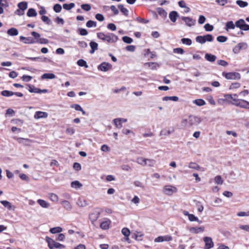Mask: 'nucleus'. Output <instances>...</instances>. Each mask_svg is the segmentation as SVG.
<instances>
[{
    "label": "nucleus",
    "mask_w": 249,
    "mask_h": 249,
    "mask_svg": "<svg viewBox=\"0 0 249 249\" xmlns=\"http://www.w3.org/2000/svg\"><path fill=\"white\" fill-rule=\"evenodd\" d=\"M236 3L241 8H244L248 5V3L247 1L241 0H236Z\"/></svg>",
    "instance_id": "nucleus-40"
},
{
    "label": "nucleus",
    "mask_w": 249,
    "mask_h": 249,
    "mask_svg": "<svg viewBox=\"0 0 249 249\" xmlns=\"http://www.w3.org/2000/svg\"><path fill=\"white\" fill-rule=\"evenodd\" d=\"M48 114L47 112L38 111L35 113L34 118L36 119H38L40 118H46Z\"/></svg>",
    "instance_id": "nucleus-17"
},
{
    "label": "nucleus",
    "mask_w": 249,
    "mask_h": 249,
    "mask_svg": "<svg viewBox=\"0 0 249 249\" xmlns=\"http://www.w3.org/2000/svg\"><path fill=\"white\" fill-rule=\"evenodd\" d=\"M173 52L176 53L183 54L184 51L183 49L181 48H177L173 49Z\"/></svg>",
    "instance_id": "nucleus-64"
},
{
    "label": "nucleus",
    "mask_w": 249,
    "mask_h": 249,
    "mask_svg": "<svg viewBox=\"0 0 249 249\" xmlns=\"http://www.w3.org/2000/svg\"><path fill=\"white\" fill-rule=\"evenodd\" d=\"M181 19L185 23L186 25L189 27L194 25L196 22V20L188 17H182Z\"/></svg>",
    "instance_id": "nucleus-9"
},
{
    "label": "nucleus",
    "mask_w": 249,
    "mask_h": 249,
    "mask_svg": "<svg viewBox=\"0 0 249 249\" xmlns=\"http://www.w3.org/2000/svg\"><path fill=\"white\" fill-rule=\"evenodd\" d=\"M172 240V237L171 235H167L165 236H160L156 238L154 240L155 242H162L163 241H170Z\"/></svg>",
    "instance_id": "nucleus-10"
},
{
    "label": "nucleus",
    "mask_w": 249,
    "mask_h": 249,
    "mask_svg": "<svg viewBox=\"0 0 249 249\" xmlns=\"http://www.w3.org/2000/svg\"><path fill=\"white\" fill-rule=\"evenodd\" d=\"M63 229L60 227H56L54 228H51L50 230V232L53 234H55L57 233H60L62 231Z\"/></svg>",
    "instance_id": "nucleus-31"
},
{
    "label": "nucleus",
    "mask_w": 249,
    "mask_h": 249,
    "mask_svg": "<svg viewBox=\"0 0 249 249\" xmlns=\"http://www.w3.org/2000/svg\"><path fill=\"white\" fill-rule=\"evenodd\" d=\"M81 8L86 11H89L91 9V6L89 4H83L81 5Z\"/></svg>",
    "instance_id": "nucleus-60"
},
{
    "label": "nucleus",
    "mask_w": 249,
    "mask_h": 249,
    "mask_svg": "<svg viewBox=\"0 0 249 249\" xmlns=\"http://www.w3.org/2000/svg\"><path fill=\"white\" fill-rule=\"evenodd\" d=\"M89 46L91 48V50L89 51L90 54L93 53L95 51L98 49V44L96 42L91 41L89 43Z\"/></svg>",
    "instance_id": "nucleus-19"
},
{
    "label": "nucleus",
    "mask_w": 249,
    "mask_h": 249,
    "mask_svg": "<svg viewBox=\"0 0 249 249\" xmlns=\"http://www.w3.org/2000/svg\"><path fill=\"white\" fill-rule=\"evenodd\" d=\"M107 28L108 29L114 31L116 30V26L114 23H109L107 25Z\"/></svg>",
    "instance_id": "nucleus-63"
},
{
    "label": "nucleus",
    "mask_w": 249,
    "mask_h": 249,
    "mask_svg": "<svg viewBox=\"0 0 249 249\" xmlns=\"http://www.w3.org/2000/svg\"><path fill=\"white\" fill-rule=\"evenodd\" d=\"M203 241L205 242L204 249H210L213 247L214 244L211 237H204Z\"/></svg>",
    "instance_id": "nucleus-6"
},
{
    "label": "nucleus",
    "mask_w": 249,
    "mask_h": 249,
    "mask_svg": "<svg viewBox=\"0 0 249 249\" xmlns=\"http://www.w3.org/2000/svg\"><path fill=\"white\" fill-rule=\"evenodd\" d=\"M146 159L142 157H139L137 159L136 162L140 165L145 166L146 165Z\"/></svg>",
    "instance_id": "nucleus-42"
},
{
    "label": "nucleus",
    "mask_w": 249,
    "mask_h": 249,
    "mask_svg": "<svg viewBox=\"0 0 249 249\" xmlns=\"http://www.w3.org/2000/svg\"><path fill=\"white\" fill-rule=\"evenodd\" d=\"M205 58L208 61L213 62L215 61L216 56L215 55L211 53H206L205 55Z\"/></svg>",
    "instance_id": "nucleus-21"
},
{
    "label": "nucleus",
    "mask_w": 249,
    "mask_h": 249,
    "mask_svg": "<svg viewBox=\"0 0 249 249\" xmlns=\"http://www.w3.org/2000/svg\"><path fill=\"white\" fill-rule=\"evenodd\" d=\"M110 221H105L101 223L100 228L103 230H107L109 229Z\"/></svg>",
    "instance_id": "nucleus-34"
},
{
    "label": "nucleus",
    "mask_w": 249,
    "mask_h": 249,
    "mask_svg": "<svg viewBox=\"0 0 249 249\" xmlns=\"http://www.w3.org/2000/svg\"><path fill=\"white\" fill-rule=\"evenodd\" d=\"M33 77L31 76L27 75H23L21 77V79L26 82H28L30 81L32 79Z\"/></svg>",
    "instance_id": "nucleus-57"
},
{
    "label": "nucleus",
    "mask_w": 249,
    "mask_h": 249,
    "mask_svg": "<svg viewBox=\"0 0 249 249\" xmlns=\"http://www.w3.org/2000/svg\"><path fill=\"white\" fill-rule=\"evenodd\" d=\"M118 7L124 15L125 16H126V17L128 16L129 11L126 8H125L124 7L123 5L119 4L118 5Z\"/></svg>",
    "instance_id": "nucleus-29"
},
{
    "label": "nucleus",
    "mask_w": 249,
    "mask_h": 249,
    "mask_svg": "<svg viewBox=\"0 0 249 249\" xmlns=\"http://www.w3.org/2000/svg\"><path fill=\"white\" fill-rule=\"evenodd\" d=\"M37 13L34 8H29L27 12V16L29 17H36Z\"/></svg>",
    "instance_id": "nucleus-27"
},
{
    "label": "nucleus",
    "mask_w": 249,
    "mask_h": 249,
    "mask_svg": "<svg viewBox=\"0 0 249 249\" xmlns=\"http://www.w3.org/2000/svg\"><path fill=\"white\" fill-rule=\"evenodd\" d=\"M235 27V23L234 24L232 21H229L226 22L225 29L228 31L230 29H234Z\"/></svg>",
    "instance_id": "nucleus-24"
},
{
    "label": "nucleus",
    "mask_w": 249,
    "mask_h": 249,
    "mask_svg": "<svg viewBox=\"0 0 249 249\" xmlns=\"http://www.w3.org/2000/svg\"><path fill=\"white\" fill-rule=\"evenodd\" d=\"M188 167L190 168L194 169L196 170H199L200 168V167L198 164L195 162H191L189 163Z\"/></svg>",
    "instance_id": "nucleus-45"
},
{
    "label": "nucleus",
    "mask_w": 249,
    "mask_h": 249,
    "mask_svg": "<svg viewBox=\"0 0 249 249\" xmlns=\"http://www.w3.org/2000/svg\"><path fill=\"white\" fill-rule=\"evenodd\" d=\"M71 186L72 188L78 189L82 186V184L79 181L75 180L71 182Z\"/></svg>",
    "instance_id": "nucleus-32"
},
{
    "label": "nucleus",
    "mask_w": 249,
    "mask_h": 249,
    "mask_svg": "<svg viewBox=\"0 0 249 249\" xmlns=\"http://www.w3.org/2000/svg\"><path fill=\"white\" fill-rule=\"evenodd\" d=\"M181 42L182 44H185V45H188V46L191 45L192 43V40L188 38H182L181 39Z\"/></svg>",
    "instance_id": "nucleus-46"
},
{
    "label": "nucleus",
    "mask_w": 249,
    "mask_h": 249,
    "mask_svg": "<svg viewBox=\"0 0 249 249\" xmlns=\"http://www.w3.org/2000/svg\"><path fill=\"white\" fill-rule=\"evenodd\" d=\"M112 67V65L106 62H102L98 66V69L102 71H107Z\"/></svg>",
    "instance_id": "nucleus-7"
},
{
    "label": "nucleus",
    "mask_w": 249,
    "mask_h": 249,
    "mask_svg": "<svg viewBox=\"0 0 249 249\" xmlns=\"http://www.w3.org/2000/svg\"><path fill=\"white\" fill-rule=\"evenodd\" d=\"M48 246L50 249H63L65 248L64 245L56 242L53 239L46 236L45 238Z\"/></svg>",
    "instance_id": "nucleus-2"
},
{
    "label": "nucleus",
    "mask_w": 249,
    "mask_h": 249,
    "mask_svg": "<svg viewBox=\"0 0 249 249\" xmlns=\"http://www.w3.org/2000/svg\"><path fill=\"white\" fill-rule=\"evenodd\" d=\"M78 33L81 36H86L88 34L87 30L84 28H79Z\"/></svg>",
    "instance_id": "nucleus-61"
},
{
    "label": "nucleus",
    "mask_w": 249,
    "mask_h": 249,
    "mask_svg": "<svg viewBox=\"0 0 249 249\" xmlns=\"http://www.w3.org/2000/svg\"><path fill=\"white\" fill-rule=\"evenodd\" d=\"M174 190H176V188L171 186H165L164 188V193L168 196H171L173 194Z\"/></svg>",
    "instance_id": "nucleus-16"
},
{
    "label": "nucleus",
    "mask_w": 249,
    "mask_h": 249,
    "mask_svg": "<svg viewBox=\"0 0 249 249\" xmlns=\"http://www.w3.org/2000/svg\"><path fill=\"white\" fill-rule=\"evenodd\" d=\"M216 39L217 41L223 43L226 42L228 38L223 36H219L217 37Z\"/></svg>",
    "instance_id": "nucleus-55"
},
{
    "label": "nucleus",
    "mask_w": 249,
    "mask_h": 249,
    "mask_svg": "<svg viewBox=\"0 0 249 249\" xmlns=\"http://www.w3.org/2000/svg\"><path fill=\"white\" fill-rule=\"evenodd\" d=\"M204 28L205 30L207 32H211L213 29V26L209 23L206 24L204 25Z\"/></svg>",
    "instance_id": "nucleus-56"
},
{
    "label": "nucleus",
    "mask_w": 249,
    "mask_h": 249,
    "mask_svg": "<svg viewBox=\"0 0 249 249\" xmlns=\"http://www.w3.org/2000/svg\"><path fill=\"white\" fill-rule=\"evenodd\" d=\"M97 26V22L96 21L89 20L86 23V26L88 28L95 27Z\"/></svg>",
    "instance_id": "nucleus-44"
},
{
    "label": "nucleus",
    "mask_w": 249,
    "mask_h": 249,
    "mask_svg": "<svg viewBox=\"0 0 249 249\" xmlns=\"http://www.w3.org/2000/svg\"><path fill=\"white\" fill-rule=\"evenodd\" d=\"M193 103L199 107L204 106L206 104L205 101L202 99H196L193 101Z\"/></svg>",
    "instance_id": "nucleus-33"
},
{
    "label": "nucleus",
    "mask_w": 249,
    "mask_h": 249,
    "mask_svg": "<svg viewBox=\"0 0 249 249\" xmlns=\"http://www.w3.org/2000/svg\"><path fill=\"white\" fill-rule=\"evenodd\" d=\"M97 37L109 44L115 43L119 39L118 36L112 33L105 34L103 32H99L97 33Z\"/></svg>",
    "instance_id": "nucleus-1"
},
{
    "label": "nucleus",
    "mask_w": 249,
    "mask_h": 249,
    "mask_svg": "<svg viewBox=\"0 0 249 249\" xmlns=\"http://www.w3.org/2000/svg\"><path fill=\"white\" fill-rule=\"evenodd\" d=\"M158 14L162 18H165L167 16V12L162 8L158 7L157 9Z\"/></svg>",
    "instance_id": "nucleus-30"
},
{
    "label": "nucleus",
    "mask_w": 249,
    "mask_h": 249,
    "mask_svg": "<svg viewBox=\"0 0 249 249\" xmlns=\"http://www.w3.org/2000/svg\"><path fill=\"white\" fill-rule=\"evenodd\" d=\"M123 41L127 44H130L133 42V39L128 36H124L122 37Z\"/></svg>",
    "instance_id": "nucleus-51"
},
{
    "label": "nucleus",
    "mask_w": 249,
    "mask_h": 249,
    "mask_svg": "<svg viewBox=\"0 0 249 249\" xmlns=\"http://www.w3.org/2000/svg\"><path fill=\"white\" fill-rule=\"evenodd\" d=\"M63 207L67 211H71L72 207L70 203L67 200H63L61 202Z\"/></svg>",
    "instance_id": "nucleus-23"
},
{
    "label": "nucleus",
    "mask_w": 249,
    "mask_h": 249,
    "mask_svg": "<svg viewBox=\"0 0 249 249\" xmlns=\"http://www.w3.org/2000/svg\"><path fill=\"white\" fill-rule=\"evenodd\" d=\"M26 85L29 87L28 90L30 92L38 93V88H36L34 86L31 85L30 84H27Z\"/></svg>",
    "instance_id": "nucleus-35"
},
{
    "label": "nucleus",
    "mask_w": 249,
    "mask_h": 249,
    "mask_svg": "<svg viewBox=\"0 0 249 249\" xmlns=\"http://www.w3.org/2000/svg\"><path fill=\"white\" fill-rule=\"evenodd\" d=\"M214 182L215 183L217 184H222L223 182V180L222 179L221 177L219 175L216 176L214 178Z\"/></svg>",
    "instance_id": "nucleus-52"
},
{
    "label": "nucleus",
    "mask_w": 249,
    "mask_h": 249,
    "mask_svg": "<svg viewBox=\"0 0 249 249\" xmlns=\"http://www.w3.org/2000/svg\"><path fill=\"white\" fill-rule=\"evenodd\" d=\"M71 107L72 108H74L77 111H83V108L82 107L78 104H72L71 106Z\"/></svg>",
    "instance_id": "nucleus-59"
},
{
    "label": "nucleus",
    "mask_w": 249,
    "mask_h": 249,
    "mask_svg": "<svg viewBox=\"0 0 249 249\" xmlns=\"http://www.w3.org/2000/svg\"><path fill=\"white\" fill-rule=\"evenodd\" d=\"M36 42L39 43L40 44H47L48 43V40L44 38H39L38 40H36Z\"/></svg>",
    "instance_id": "nucleus-62"
},
{
    "label": "nucleus",
    "mask_w": 249,
    "mask_h": 249,
    "mask_svg": "<svg viewBox=\"0 0 249 249\" xmlns=\"http://www.w3.org/2000/svg\"><path fill=\"white\" fill-rule=\"evenodd\" d=\"M205 228L203 226L201 227H191L189 231L190 232L195 234H197L198 233L203 232L204 231Z\"/></svg>",
    "instance_id": "nucleus-12"
},
{
    "label": "nucleus",
    "mask_w": 249,
    "mask_h": 249,
    "mask_svg": "<svg viewBox=\"0 0 249 249\" xmlns=\"http://www.w3.org/2000/svg\"><path fill=\"white\" fill-rule=\"evenodd\" d=\"M188 219L190 221H197L199 224H201L202 222L201 220H199L198 218L193 214H189Z\"/></svg>",
    "instance_id": "nucleus-37"
},
{
    "label": "nucleus",
    "mask_w": 249,
    "mask_h": 249,
    "mask_svg": "<svg viewBox=\"0 0 249 249\" xmlns=\"http://www.w3.org/2000/svg\"><path fill=\"white\" fill-rule=\"evenodd\" d=\"M122 233L124 236V240L128 241L129 240L130 230L127 228H124L122 230Z\"/></svg>",
    "instance_id": "nucleus-20"
},
{
    "label": "nucleus",
    "mask_w": 249,
    "mask_h": 249,
    "mask_svg": "<svg viewBox=\"0 0 249 249\" xmlns=\"http://www.w3.org/2000/svg\"><path fill=\"white\" fill-rule=\"evenodd\" d=\"M247 46L246 43H239L233 48L232 51L234 53H238L242 48H246Z\"/></svg>",
    "instance_id": "nucleus-13"
},
{
    "label": "nucleus",
    "mask_w": 249,
    "mask_h": 249,
    "mask_svg": "<svg viewBox=\"0 0 249 249\" xmlns=\"http://www.w3.org/2000/svg\"><path fill=\"white\" fill-rule=\"evenodd\" d=\"M1 95L5 97H10L13 95V92L7 90H4L1 92Z\"/></svg>",
    "instance_id": "nucleus-48"
},
{
    "label": "nucleus",
    "mask_w": 249,
    "mask_h": 249,
    "mask_svg": "<svg viewBox=\"0 0 249 249\" xmlns=\"http://www.w3.org/2000/svg\"><path fill=\"white\" fill-rule=\"evenodd\" d=\"M179 17L178 13L176 11H171L169 15V18L173 22L176 21L177 18Z\"/></svg>",
    "instance_id": "nucleus-15"
},
{
    "label": "nucleus",
    "mask_w": 249,
    "mask_h": 249,
    "mask_svg": "<svg viewBox=\"0 0 249 249\" xmlns=\"http://www.w3.org/2000/svg\"><path fill=\"white\" fill-rule=\"evenodd\" d=\"M37 202L42 208H48L49 207V204L44 200L39 199L37 200Z\"/></svg>",
    "instance_id": "nucleus-28"
},
{
    "label": "nucleus",
    "mask_w": 249,
    "mask_h": 249,
    "mask_svg": "<svg viewBox=\"0 0 249 249\" xmlns=\"http://www.w3.org/2000/svg\"><path fill=\"white\" fill-rule=\"evenodd\" d=\"M75 6L74 3H64L63 4V8L66 10H70Z\"/></svg>",
    "instance_id": "nucleus-39"
},
{
    "label": "nucleus",
    "mask_w": 249,
    "mask_h": 249,
    "mask_svg": "<svg viewBox=\"0 0 249 249\" xmlns=\"http://www.w3.org/2000/svg\"><path fill=\"white\" fill-rule=\"evenodd\" d=\"M18 7L24 12L28 7V3L26 1L19 2L18 4Z\"/></svg>",
    "instance_id": "nucleus-26"
},
{
    "label": "nucleus",
    "mask_w": 249,
    "mask_h": 249,
    "mask_svg": "<svg viewBox=\"0 0 249 249\" xmlns=\"http://www.w3.org/2000/svg\"><path fill=\"white\" fill-rule=\"evenodd\" d=\"M206 41L212 42L213 40V36L211 34H207L203 36Z\"/></svg>",
    "instance_id": "nucleus-58"
},
{
    "label": "nucleus",
    "mask_w": 249,
    "mask_h": 249,
    "mask_svg": "<svg viewBox=\"0 0 249 249\" xmlns=\"http://www.w3.org/2000/svg\"><path fill=\"white\" fill-rule=\"evenodd\" d=\"M41 19L44 22L46 23L48 25H50L52 23L51 20L46 16L43 15L41 17Z\"/></svg>",
    "instance_id": "nucleus-54"
},
{
    "label": "nucleus",
    "mask_w": 249,
    "mask_h": 249,
    "mask_svg": "<svg viewBox=\"0 0 249 249\" xmlns=\"http://www.w3.org/2000/svg\"><path fill=\"white\" fill-rule=\"evenodd\" d=\"M77 65L79 66L84 67L86 68H88V67H89L88 65L87 64L86 61L85 60H83V59H82L78 60L77 61Z\"/></svg>",
    "instance_id": "nucleus-43"
},
{
    "label": "nucleus",
    "mask_w": 249,
    "mask_h": 249,
    "mask_svg": "<svg viewBox=\"0 0 249 249\" xmlns=\"http://www.w3.org/2000/svg\"><path fill=\"white\" fill-rule=\"evenodd\" d=\"M7 33L9 36H16L18 35V31L17 29L13 27L8 29L7 31Z\"/></svg>",
    "instance_id": "nucleus-22"
},
{
    "label": "nucleus",
    "mask_w": 249,
    "mask_h": 249,
    "mask_svg": "<svg viewBox=\"0 0 249 249\" xmlns=\"http://www.w3.org/2000/svg\"><path fill=\"white\" fill-rule=\"evenodd\" d=\"M145 65H148L153 70H156L158 66V64L155 62H148L145 63Z\"/></svg>",
    "instance_id": "nucleus-50"
},
{
    "label": "nucleus",
    "mask_w": 249,
    "mask_h": 249,
    "mask_svg": "<svg viewBox=\"0 0 249 249\" xmlns=\"http://www.w3.org/2000/svg\"><path fill=\"white\" fill-rule=\"evenodd\" d=\"M168 100H171L173 101H178V97L177 96H164L162 98V101H167Z\"/></svg>",
    "instance_id": "nucleus-36"
},
{
    "label": "nucleus",
    "mask_w": 249,
    "mask_h": 249,
    "mask_svg": "<svg viewBox=\"0 0 249 249\" xmlns=\"http://www.w3.org/2000/svg\"><path fill=\"white\" fill-rule=\"evenodd\" d=\"M196 41L200 44H204L206 42V40L203 36H198L196 37Z\"/></svg>",
    "instance_id": "nucleus-47"
},
{
    "label": "nucleus",
    "mask_w": 249,
    "mask_h": 249,
    "mask_svg": "<svg viewBox=\"0 0 249 249\" xmlns=\"http://www.w3.org/2000/svg\"><path fill=\"white\" fill-rule=\"evenodd\" d=\"M202 121L201 118L199 117L190 115L188 120V123L190 125H197Z\"/></svg>",
    "instance_id": "nucleus-5"
},
{
    "label": "nucleus",
    "mask_w": 249,
    "mask_h": 249,
    "mask_svg": "<svg viewBox=\"0 0 249 249\" xmlns=\"http://www.w3.org/2000/svg\"><path fill=\"white\" fill-rule=\"evenodd\" d=\"M174 131L173 127L168 128V129H163L160 132V136H168Z\"/></svg>",
    "instance_id": "nucleus-18"
},
{
    "label": "nucleus",
    "mask_w": 249,
    "mask_h": 249,
    "mask_svg": "<svg viewBox=\"0 0 249 249\" xmlns=\"http://www.w3.org/2000/svg\"><path fill=\"white\" fill-rule=\"evenodd\" d=\"M245 23V21L243 19H239L235 22L236 27L241 30Z\"/></svg>",
    "instance_id": "nucleus-38"
},
{
    "label": "nucleus",
    "mask_w": 249,
    "mask_h": 249,
    "mask_svg": "<svg viewBox=\"0 0 249 249\" xmlns=\"http://www.w3.org/2000/svg\"><path fill=\"white\" fill-rule=\"evenodd\" d=\"M19 40L25 44H34L36 43V40L32 37H26L21 36H19Z\"/></svg>",
    "instance_id": "nucleus-11"
},
{
    "label": "nucleus",
    "mask_w": 249,
    "mask_h": 249,
    "mask_svg": "<svg viewBox=\"0 0 249 249\" xmlns=\"http://www.w3.org/2000/svg\"><path fill=\"white\" fill-rule=\"evenodd\" d=\"M49 198L53 202H56L58 200V196L53 193H51L49 194Z\"/></svg>",
    "instance_id": "nucleus-49"
},
{
    "label": "nucleus",
    "mask_w": 249,
    "mask_h": 249,
    "mask_svg": "<svg viewBox=\"0 0 249 249\" xmlns=\"http://www.w3.org/2000/svg\"><path fill=\"white\" fill-rule=\"evenodd\" d=\"M103 210L99 207L95 208L92 213L89 214V218L92 222L96 221L99 217Z\"/></svg>",
    "instance_id": "nucleus-3"
},
{
    "label": "nucleus",
    "mask_w": 249,
    "mask_h": 249,
    "mask_svg": "<svg viewBox=\"0 0 249 249\" xmlns=\"http://www.w3.org/2000/svg\"><path fill=\"white\" fill-rule=\"evenodd\" d=\"M113 121L116 127L121 128L122 127V124L120 118L115 119Z\"/></svg>",
    "instance_id": "nucleus-41"
},
{
    "label": "nucleus",
    "mask_w": 249,
    "mask_h": 249,
    "mask_svg": "<svg viewBox=\"0 0 249 249\" xmlns=\"http://www.w3.org/2000/svg\"><path fill=\"white\" fill-rule=\"evenodd\" d=\"M53 10L54 11H55L56 13H59L61 12L62 10V6L59 4H55L53 5Z\"/></svg>",
    "instance_id": "nucleus-53"
},
{
    "label": "nucleus",
    "mask_w": 249,
    "mask_h": 249,
    "mask_svg": "<svg viewBox=\"0 0 249 249\" xmlns=\"http://www.w3.org/2000/svg\"><path fill=\"white\" fill-rule=\"evenodd\" d=\"M0 203L2 204L5 207L7 208L8 210L14 211L16 207L11 204V203L7 200H1Z\"/></svg>",
    "instance_id": "nucleus-14"
},
{
    "label": "nucleus",
    "mask_w": 249,
    "mask_h": 249,
    "mask_svg": "<svg viewBox=\"0 0 249 249\" xmlns=\"http://www.w3.org/2000/svg\"><path fill=\"white\" fill-rule=\"evenodd\" d=\"M222 75L227 79L236 80L239 79L241 78L240 74L236 72L227 73L223 72L222 73Z\"/></svg>",
    "instance_id": "nucleus-4"
},
{
    "label": "nucleus",
    "mask_w": 249,
    "mask_h": 249,
    "mask_svg": "<svg viewBox=\"0 0 249 249\" xmlns=\"http://www.w3.org/2000/svg\"><path fill=\"white\" fill-rule=\"evenodd\" d=\"M55 75L53 73H45L41 75V79H53L55 78Z\"/></svg>",
    "instance_id": "nucleus-25"
},
{
    "label": "nucleus",
    "mask_w": 249,
    "mask_h": 249,
    "mask_svg": "<svg viewBox=\"0 0 249 249\" xmlns=\"http://www.w3.org/2000/svg\"><path fill=\"white\" fill-rule=\"evenodd\" d=\"M235 105L243 108L249 109V102L243 99L238 100V103H235Z\"/></svg>",
    "instance_id": "nucleus-8"
}]
</instances>
